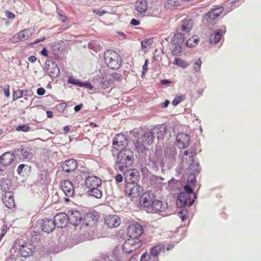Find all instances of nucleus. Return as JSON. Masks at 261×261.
I'll return each instance as SVG.
<instances>
[{
    "mask_svg": "<svg viewBox=\"0 0 261 261\" xmlns=\"http://www.w3.org/2000/svg\"><path fill=\"white\" fill-rule=\"evenodd\" d=\"M134 160V153L132 150L125 149L120 151L115 162V169L123 171L132 165Z\"/></svg>",
    "mask_w": 261,
    "mask_h": 261,
    "instance_id": "nucleus-1",
    "label": "nucleus"
},
{
    "mask_svg": "<svg viewBox=\"0 0 261 261\" xmlns=\"http://www.w3.org/2000/svg\"><path fill=\"white\" fill-rule=\"evenodd\" d=\"M14 246L19 250L20 255L23 257H28L32 255L35 250L34 245L27 243L22 239L16 240Z\"/></svg>",
    "mask_w": 261,
    "mask_h": 261,
    "instance_id": "nucleus-2",
    "label": "nucleus"
},
{
    "mask_svg": "<svg viewBox=\"0 0 261 261\" xmlns=\"http://www.w3.org/2000/svg\"><path fill=\"white\" fill-rule=\"evenodd\" d=\"M122 74L116 72H109L105 74L102 77L100 83L103 89H107L112 86L115 81H119Z\"/></svg>",
    "mask_w": 261,
    "mask_h": 261,
    "instance_id": "nucleus-3",
    "label": "nucleus"
},
{
    "mask_svg": "<svg viewBox=\"0 0 261 261\" xmlns=\"http://www.w3.org/2000/svg\"><path fill=\"white\" fill-rule=\"evenodd\" d=\"M141 246L142 242L140 239L129 238L125 241L122 248L124 252L129 254L136 250Z\"/></svg>",
    "mask_w": 261,
    "mask_h": 261,
    "instance_id": "nucleus-4",
    "label": "nucleus"
},
{
    "mask_svg": "<svg viewBox=\"0 0 261 261\" xmlns=\"http://www.w3.org/2000/svg\"><path fill=\"white\" fill-rule=\"evenodd\" d=\"M105 62L107 65H120L121 63V59L120 55L116 51L108 49L104 54Z\"/></svg>",
    "mask_w": 261,
    "mask_h": 261,
    "instance_id": "nucleus-5",
    "label": "nucleus"
},
{
    "mask_svg": "<svg viewBox=\"0 0 261 261\" xmlns=\"http://www.w3.org/2000/svg\"><path fill=\"white\" fill-rule=\"evenodd\" d=\"M142 188L137 182L126 183L125 186L124 192L126 195L136 198L139 196L142 193Z\"/></svg>",
    "mask_w": 261,
    "mask_h": 261,
    "instance_id": "nucleus-6",
    "label": "nucleus"
},
{
    "mask_svg": "<svg viewBox=\"0 0 261 261\" xmlns=\"http://www.w3.org/2000/svg\"><path fill=\"white\" fill-rule=\"evenodd\" d=\"M143 233V227L138 222L130 224L127 229V235L130 238L139 239Z\"/></svg>",
    "mask_w": 261,
    "mask_h": 261,
    "instance_id": "nucleus-7",
    "label": "nucleus"
},
{
    "mask_svg": "<svg viewBox=\"0 0 261 261\" xmlns=\"http://www.w3.org/2000/svg\"><path fill=\"white\" fill-rule=\"evenodd\" d=\"M127 144V140L124 135L118 134L113 138V147L117 150H123Z\"/></svg>",
    "mask_w": 261,
    "mask_h": 261,
    "instance_id": "nucleus-8",
    "label": "nucleus"
},
{
    "mask_svg": "<svg viewBox=\"0 0 261 261\" xmlns=\"http://www.w3.org/2000/svg\"><path fill=\"white\" fill-rule=\"evenodd\" d=\"M196 198L195 194L180 192L178 196V201L182 203V205H192Z\"/></svg>",
    "mask_w": 261,
    "mask_h": 261,
    "instance_id": "nucleus-9",
    "label": "nucleus"
},
{
    "mask_svg": "<svg viewBox=\"0 0 261 261\" xmlns=\"http://www.w3.org/2000/svg\"><path fill=\"white\" fill-rule=\"evenodd\" d=\"M53 220L57 227L64 228L67 226L69 222V218L66 214L60 213L56 215Z\"/></svg>",
    "mask_w": 261,
    "mask_h": 261,
    "instance_id": "nucleus-10",
    "label": "nucleus"
},
{
    "mask_svg": "<svg viewBox=\"0 0 261 261\" xmlns=\"http://www.w3.org/2000/svg\"><path fill=\"white\" fill-rule=\"evenodd\" d=\"M190 139L189 136L185 133H179L176 136V145L180 149L186 148L190 144Z\"/></svg>",
    "mask_w": 261,
    "mask_h": 261,
    "instance_id": "nucleus-11",
    "label": "nucleus"
},
{
    "mask_svg": "<svg viewBox=\"0 0 261 261\" xmlns=\"http://www.w3.org/2000/svg\"><path fill=\"white\" fill-rule=\"evenodd\" d=\"M85 184L89 190L95 188H99L101 185V180L96 176H89L86 178Z\"/></svg>",
    "mask_w": 261,
    "mask_h": 261,
    "instance_id": "nucleus-12",
    "label": "nucleus"
},
{
    "mask_svg": "<svg viewBox=\"0 0 261 261\" xmlns=\"http://www.w3.org/2000/svg\"><path fill=\"white\" fill-rule=\"evenodd\" d=\"M139 172L136 169H129L124 173V178L126 183L137 182Z\"/></svg>",
    "mask_w": 261,
    "mask_h": 261,
    "instance_id": "nucleus-13",
    "label": "nucleus"
},
{
    "mask_svg": "<svg viewBox=\"0 0 261 261\" xmlns=\"http://www.w3.org/2000/svg\"><path fill=\"white\" fill-rule=\"evenodd\" d=\"M15 155L10 152H6L0 156V165L3 167L10 165L14 161Z\"/></svg>",
    "mask_w": 261,
    "mask_h": 261,
    "instance_id": "nucleus-14",
    "label": "nucleus"
},
{
    "mask_svg": "<svg viewBox=\"0 0 261 261\" xmlns=\"http://www.w3.org/2000/svg\"><path fill=\"white\" fill-rule=\"evenodd\" d=\"M68 217L70 223L75 226L80 223L82 218L81 213L76 210H71L69 211Z\"/></svg>",
    "mask_w": 261,
    "mask_h": 261,
    "instance_id": "nucleus-15",
    "label": "nucleus"
},
{
    "mask_svg": "<svg viewBox=\"0 0 261 261\" xmlns=\"http://www.w3.org/2000/svg\"><path fill=\"white\" fill-rule=\"evenodd\" d=\"M120 218L116 215H110L105 219L106 224L110 228L118 227L120 224Z\"/></svg>",
    "mask_w": 261,
    "mask_h": 261,
    "instance_id": "nucleus-16",
    "label": "nucleus"
},
{
    "mask_svg": "<svg viewBox=\"0 0 261 261\" xmlns=\"http://www.w3.org/2000/svg\"><path fill=\"white\" fill-rule=\"evenodd\" d=\"M61 188L65 195L68 197L73 196L74 188L72 183L68 180H64L61 184Z\"/></svg>",
    "mask_w": 261,
    "mask_h": 261,
    "instance_id": "nucleus-17",
    "label": "nucleus"
},
{
    "mask_svg": "<svg viewBox=\"0 0 261 261\" xmlns=\"http://www.w3.org/2000/svg\"><path fill=\"white\" fill-rule=\"evenodd\" d=\"M42 230L47 233L52 232L56 227L53 220L45 218L42 220L41 223Z\"/></svg>",
    "mask_w": 261,
    "mask_h": 261,
    "instance_id": "nucleus-18",
    "label": "nucleus"
},
{
    "mask_svg": "<svg viewBox=\"0 0 261 261\" xmlns=\"http://www.w3.org/2000/svg\"><path fill=\"white\" fill-rule=\"evenodd\" d=\"M149 160L155 168L164 166L162 153L157 152L153 153L149 156Z\"/></svg>",
    "mask_w": 261,
    "mask_h": 261,
    "instance_id": "nucleus-19",
    "label": "nucleus"
},
{
    "mask_svg": "<svg viewBox=\"0 0 261 261\" xmlns=\"http://www.w3.org/2000/svg\"><path fill=\"white\" fill-rule=\"evenodd\" d=\"M62 168L66 172H70L74 171L77 167V163L76 160L71 159L65 161L62 164Z\"/></svg>",
    "mask_w": 261,
    "mask_h": 261,
    "instance_id": "nucleus-20",
    "label": "nucleus"
},
{
    "mask_svg": "<svg viewBox=\"0 0 261 261\" xmlns=\"http://www.w3.org/2000/svg\"><path fill=\"white\" fill-rule=\"evenodd\" d=\"M154 198V196L153 194L149 192H146L142 195L140 201L144 207H148L151 205Z\"/></svg>",
    "mask_w": 261,
    "mask_h": 261,
    "instance_id": "nucleus-21",
    "label": "nucleus"
},
{
    "mask_svg": "<svg viewBox=\"0 0 261 261\" xmlns=\"http://www.w3.org/2000/svg\"><path fill=\"white\" fill-rule=\"evenodd\" d=\"M3 201L5 205L9 208L14 207L15 205L13 194L11 192L5 193L3 197Z\"/></svg>",
    "mask_w": 261,
    "mask_h": 261,
    "instance_id": "nucleus-22",
    "label": "nucleus"
},
{
    "mask_svg": "<svg viewBox=\"0 0 261 261\" xmlns=\"http://www.w3.org/2000/svg\"><path fill=\"white\" fill-rule=\"evenodd\" d=\"M152 210L154 213H161L165 211L167 207V204H164L163 201L159 200H154L151 205Z\"/></svg>",
    "mask_w": 261,
    "mask_h": 261,
    "instance_id": "nucleus-23",
    "label": "nucleus"
},
{
    "mask_svg": "<svg viewBox=\"0 0 261 261\" xmlns=\"http://www.w3.org/2000/svg\"><path fill=\"white\" fill-rule=\"evenodd\" d=\"M148 8L147 2L146 0H138L136 2L135 10L140 13L145 12Z\"/></svg>",
    "mask_w": 261,
    "mask_h": 261,
    "instance_id": "nucleus-24",
    "label": "nucleus"
},
{
    "mask_svg": "<svg viewBox=\"0 0 261 261\" xmlns=\"http://www.w3.org/2000/svg\"><path fill=\"white\" fill-rule=\"evenodd\" d=\"M224 32L220 29L216 30L215 33L212 34L210 37V41L211 43L217 44L220 40Z\"/></svg>",
    "mask_w": 261,
    "mask_h": 261,
    "instance_id": "nucleus-25",
    "label": "nucleus"
},
{
    "mask_svg": "<svg viewBox=\"0 0 261 261\" xmlns=\"http://www.w3.org/2000/svg\"><path fill=\"white\" fill-rule=\"evenodd\" d=\"M193 25V21L190 18H186L182 20L180 24V29L183 32H189Z\"/></svg>",
    "mask_w": 261,
    "mask_h": 261,
    "instance_id": "nucleus-26",
    "label": "nucleus"
},
{
    "mask_svg": "<svg viewBox=\"0 0 261 261\" xmlns=\"http://www.w3.org/2000/svg\"><path fill=\"white\" fill-rule=\"evenodd\" d=\"M154 138V133L151 132H147L142 135L141 140L146 145H150L153 142Z\"/></svg>",
    "mask_w": 261,
    "mask_h": 261,
    "instance_id": "nucleus-27",
    "label": "nucleus"
},
{
    "mask_svg": "<svg viewBox=\"0 0 261 261\" xmlns=\"http://www.w3.org/2000/svg\"><path fill=\"white\" fill-rule=\"evenodd\" d=\"M165 251V246L163 244H158L150 249L151 254L156 259H159L158 256L161 252Z\"/></svg>",
    "mask_w": 261,
    "mask_h": 261,
    "instance_id": "nucleus-28",
    "label": "nucleus"
},
{
    "mask_svg": "<svg viewBox=\"0 0 261 261\" xmlns=\"http://www.w3.org/2000/svg\"><path fill=\"white\" fill-rule=\"evenodd\" d=\"M223 10L222 7L214 8L208 12L207 16L211 19L214 20L220 16Z\"/></svg>",
    "mask_w": 261,
    "mask_h": 261,
    "instance_id": "nucleus-29",
    "label": "nucleus"
},
{
    "mask_svg": "<svg viewBox=\"0 0 261 261\" xmlns=\"http://www.w3.org/2000/svg\"><path fill=\"white\" fill-rule=\"evenodd\" d=\"M47 73L51 77H57L60 73L59 66H47L46 67Z\"/></svg>",
    "mask_w": 261,
    "mask_h": 261,
    "instance_id": "nucleus-30",
    "label": "nucleus"
},
{
    "mask_svg": "<svg viewBox=\"0 0 261 261\" xmlns=\"http://www.w3.org/2000/svg\"><path fill=\"white\" fill-rule=\"evenodd\" d=\"M11 182L7 179H2L0 185L1 189L5 193L10 192L9 190L11 189Z\"/></svg>",
    "mask_w": 261,
    "mask_h": 261,
    "instance_id": "nucleus-31",
    "label": "nucleus"
},
{
    "mask_svg": "<svg viewBox=\"0 0 261 261\" xmlns=\"http://www.w3.org/2000/svg\"><path fill=\"white\" fill-rule=\"evenodd\" d=\"M134 144L138 152H143L145 150V144L140 139L134 141Z\"/></svg>",
    "mask_w": 261,
    "mask_h": 261,
    "instance_id": "nucleus-32",
    "label": "nucleus"
},
{
    "mask_svg": "<svg viewBox=\"0 0 261 261\" xmlns=\"http://www.w3.org/2000/svg\"><path fill=\"white\" fill-rule=\"evenodd\" d=\"M199 42V37L197 36L190 37L186 42V46L189 47H193L197 45Z\"/></svg>",
    "mask_w": 261,
    "mask_h": 261,
    "instance_id": "nucleus-33",
    "label": "nucleus"
},
{
    "mask_svg": "<svg viewBox=\"0 0 261 261\" xmlns=\"http://www.w3.org/2000/svg\"><path fill=\"white\" fill-rule=\"evenodd\" d=\"M89 194L96 198L99 199L102 196V192L98 189V188H95L93 189H89L88 191Z\"/></svg>",
    "mask_w": 261,
    "mask_h": 261,
    "instance_id": "nucleus-34",
    "label": "nucleus"
},
{
    "mask_svg": "<svg viewBox=\"0 0 261 261\" xmlns=\"http://www.w3.org/2000/svg\"><path fill=\"white\" fill-rule=\"evenodd\" d=\"M140 261H159V259H156L151 253L145 252L141 255Z\"/></svg>",
    "mask_w": 261,
    "mask_h": 261,
    "instance_id": "nucleus-35",
    "label": "nucleus"
},
{
    "mask_svg": "<svg viewBox=\"0 0 261 261\" xmlns=\"http://www.w3.org/2000/svg\"><path fill=\"white\" fill-rule=\"evenodd\" d=\"M20 32L21 35V38H22V41L29 39L32 36V33L30 29H24Z\"/></svg>",
    "mask_w": 261,
    "mask_h": 261,
    "instance_id": "nucleus-36",
    "label": "nucleus"
},
{
    "mask_svg": "<svg viewBox=\"0 0 261 261\" xmlns=\"http://www.w3.org/2000/svg\"><path fill=\"white\" fill-rule=\"evenodd\" d=\"M68 83L69 84L76 85L80 87H83L85 86V84L84 83L80 82L79 80L76 79L74 77L71 76L68 77Z\"/></svg>",
    "mask_w": 261,
    "mask_h": 261,
    "instance_id": "nucleus-37",
    "label": "nucleus"
},
{
    "mask_svg": "<svg viewBox=\"0 0 261 261\" xmlns=\"http://www.w3.org/2000/svg\"><path fill=\"white\" fill-rule=\"evenodd\" d=\"M153 43V38H147L141 42L142 48L143 49L147 48Z\"/></svg>",
    "mask_w": 261,
    "mask_h": 261,
    "instance_id": "nucleus-38",
    "label": "nucleus"
},
{
    "mask_svg": "<svg viewBox=\"0 0 261 261\" xmlns=\"http://www.w3.org/2000/svg\"><path fill=\"white\" fill-rule=\"evenodd\" d=\"M182 50V47L180 45H176L172 50V54L175 56L181 55Z\"/></svg>",
    "mask_w": 261,
    "mask_h": 261,
    "instance_id": "nucleus-39",
    "label": "nucleus"
},
{
    "mask_svg": "<svg viewBox=\"0 0 261 261\" xmlns=\"http://www.w3.org/2000/svg\"><path fill=\"white\" fill-rule=\"evenodd\" d=\"M88 47L96 52L100 50V46L97 44L96 41H92L88 43Z\"/></svg>",
    "mask_w": 261,
    "mask_h": 261,
    "instance_id": "nucleus-40",
    "label": "nucleus"
},
{
    "mask_svg": "<svg viewBox=\"0 0 261 261\" xmlns=\"http://www.w3.org/2000/svg\"><path fill=\"white\" fill-rule=\"evenodd\" d=\"M21 33L20 32H19L18 33L16 34L13 36L12 38L9 39V41L12 43H15L19 42L22 41V38H21Z\"/></svg>",
    "mask_w": 261,
    "mask_h": 261,
    "instance_id": "nucleus-41",
    "label": "nucleus"
},
{
    "mask_svg": "<svg viewBox=\"0 0 261 261\" xmlns=\"http://www.w3.org/2000/svg\"><path fill=\"white\" fill-rule=\"evenodd\" d=\"M30 126L28 124H22L21 125L18 126L16 128V130L17 132H28L31 130Z\"/></svg>",
    "mask_w": 261,
    "mask_h": 261,
    "instance_id": "nucleus-42",
    "label": "nucleus"
},
{
    "mask_svg": "<svg viewBox=\"0 0 261 261\" xmlns=\"http://www.w3.org/2000/svg\"><path fill=\"white\" fill-rule=\"evenodd\" d=\"M174 38L177 39V45L182 44L184 41V35L181 33H177L174 35Z\"/></svg>",
    "mask_w": 261,
    "mask_h": 261,
    "instance_id": "nucleus-43",
    "label": "nucleus"
},
{
    "mask_svg": "<svg viewBox=\"0 0 261 261\" xmlns=\"http://www.w3.org/2000/svg\"><path fill=\"white\" fill-rule=\"evenodd\" d=\"M184 97L182 96L176 97L172 101V104L173 106H177L178 103H179L181 101L184 100Z\"/></svg>",
    "mask_w": 261,
    "mask_h": 261,
    "instance_id": "nucleus-44",
    "label": "nucleus"
},
{
    "mask_svg": "<svg viewBox=\"0 0 261 261\" xmlns=\"http://www.w3.org/2000/svg\"><path fill=\"white\" fill-rule=\"evenodd\" d=\"M93 12L98 16H103L104 14L107 13V11L103 9L98 10L94 9H93Z\"/></svg>",
    "mask_w": 261,
    "mask_h": 261,
    "instance_id": "nucleus-45",
    "label": "nucleus"
},
{
    "mask_svg": "<svg viewBox=\"0 0 261 261\" xmlns=\"http://www.w3.org/2000/svg\"><path fill=\"white\" fill-rule=\"evenodd\" d=\"M173 63L176 65H184L185 64V61L179 58H176Z\"/></svg>",
    "mask_w": 261,
    "mask_h": 261,
    "instance_id": "nucleus-46",
    "label": "nucleus"
},
{
    "mask_svg": "<svg viewBox=\"0 0 261 261\" xmlns=\"http://www.w3.org/2000/svg\"><path fill=\"white\" fill-rule=\"evenodd\" d=\"M184 191L182 192H186L187 193L194 194L192 189L188 185H186L184 187Z\"/></svg>",
    "mask_w": 261,
    "mask_h": 261,
    "instance_id": "nucleus-47",
    "label": "nucleus"
},
{
    "mask_svg": "<svg viewBox=\"0 0 261 261\" xmlns=\"http://www.w3.org/2000/svg\"><path fill=\"white\" fill-rule=\"evenodd\" d=\"M5 14L9 19H13L15 18V15L12 12L9 11H6Z\"/></svg>",
    "mask_w": 261,
    "mask_h": 261,
    "instance_id": "nucleus-48",
    "label": "nucleus"
},
{
    "mask_svg": "<svg viewBox=\"0 0 261 261\" xmlns=\"http://www.w3.org/2000/svg\"><path fill=\"white\" fill-rule=\"evenodd\" d=\"M115 179L117 183L121 182L123 180V177L121 174H118L115 176Z\"/></svg>",
    "mask_w": 261,
    "mask_h": 261,
    "instance_id": "nucleus-49",
    "label": "nucleus"
},
{
    "mask_svg": "<svg viewBox=\"0 0 261 261\" xmlns=\"http://www.w3.org/2000/svg\"><path fill=\"white\" fill-rule=\"evenodd\" d=\"M45 90L43 88H39L37 90V93L39 95H43L45 94Z\"/></svg>",
    "mask_w": 261,
    "mask_h": 261,
    "instance_id": "nucleus-50",
    "label": "nucleus"
},
{
    "mask_svg": "<svg viewBox=\"0 0 261 261\" xmlns=\"http://www.w3.org/2000/svg\"><path fill=\"white\" fill-rule=\"evenodd\" d=\"M130 24L132 25L137 26L140 24V21L135 18H133L131 20Z\"/></svg>",
    "mask_w": 261,
    "mask_h": 261,
    "instance_id": "nucleus-51",
    "label": "nucleus"
},
{
    "mask_svg": "<svg viewBox=\"0 0 261 261\" xmlns=\"http://www.w3.org/2000/svg\"><path fill=\"white\" fill-rule=\"evenodd\" d=\"M58 19L61 21V22H65L67 20V17L63 15H62V14H59V17H58Z\"/></svg>",
    "mask_w": 261,
    "mask_h": 261,
    "instance_id": "nucleus-52",
    "label": "nucleus"
},
{
    "mask_svg": "<svg viewBox=\"0 0 261 261\" xmlns=\"http://www.w3.org/2000/svg\"><path fill=\"white\" fill-rule=\"evenodd\" d=\"M188 181L190 182L192 184H194L196 182L195 177L194 176H189L188 178Z\"/></svg>",
    "mask_w": 261,
    "mask_h": 261,
    "instance_id": "nucleus-53",
    "label": "nucleus"
},
{
    "mask_svg": "<svg viewBox=\"0 0 261 261\" xmlns=\"http://www.w3.org/2000/svg\"><path fill=\"white\" fill-rule=\"evenodd\" d=\"M22 94L18 91V92H15L13 94V97L15 99H17L20 97H21Z\"/></svg>",
    "mask_w": 261,
    "mask_h": 261,
    "instance_id": "nucleus-54",
    "label": "nucleus"
},
{
    "mask_svg": "<svg viewBox=\"0 0 261 261\" xmlns=\"http://www.w3.org/2000/svg\"><path fill=\"white\" fill-rule=\"evenodd\" d=\"M25 165L24 164H21L18 166L17 172L18 174H21V173L22 172V170L23 168L24 167Z\"/></svg>",
    "mask_w": 261,
    "mask_h": 261,
    "instance_id": "nucleus-55",
    "label": "nucleus"
},
{
    "mask_svg": "<svg viewBox=\"0 0 261 261\" xmlns=\"http://www.w3.org/2000/svg\"><path fill=\"white\" fill-rule=\"evenodd\" d=\"M83 106V105L82 104L77 105L74 107V110L75 112H78L80 110H81V109L82 108Z\"/></svg>",
    "mask_w": 261,
    "mask_h": 261,
    "instance_id": "nucleus-56",
    "label": "nucleus"
},
{
    "mask_svg": "<svg viewBox=\"0 0 261 261\" xmlns=\"http://www.w3.org/2000/svg\"><path fill=\"white\" fill-rule=\"evenodd\" d=\"M202 62L200 58H198L195 60L194 64L195 65H201Z\"/></svg>",
    "mask_w": 261,
    "mask_h": 261,
    "instance_id": "nucleus-57",
    "label": "nucleus"
},
{
    "mask_svg": "<svg viewBox=\"0 0 261 261\" xmlns=\"http://www.w3.org/2000/svg\"><path fill=\"white\" fill-rule=\"evenodd\" d=\"M138 255H135L128 261H138Z\"/></svg>",
    "mask_w": 261,
    "mask_h": 261,
    "instance_id": "nucleus-58",
    "label": "nucleus"
},
{
    "mask_svg": "<svg viewBox=\"0 0 261 261\" xmlns=\"http://www.w3.org/2000/svg\"><path fill=\"white\" fill-rule=\"evenodd\" d=\"M170 103V101L168 100H165V101L162 104L163 108H166L168 107L169 104Z\"/></svg>",
    "mask_w": 261,
    "mask_h": 261,
    "instance_id": "nucleus-59",
    "label": "nucleus"
},
{
    "mask_svg": "<svg viewBox=\"0 0 261 261\" xmlns=\"http://www.w3.org/2000/svg\"><path fill=\"white\" fill-rule=\"evenodd\" d=\"M29 60L32 62H34L36 61L37 58L35 56H32L28 58Z\"/></svg>",
    "mask_w": 261,
    "mask_h": 261,
    "instance_id": "nucleus-60",
    "label": "nucleus"
},
{
    "mask_svg": "<svg viewBox=\"0 0 261 261\" xmlns=\"http://www.w3.org/2000/svg\"><path fill=\"white\" fill-rule=\"evenodd\" d=\"M41 54L43 55V56H47L48 55L47 54V50L46 48H44L42 50H41Z\"/></svg>",
    "mask_w": 261,
    "mask_h": 261,
    "instance_id": "nucleus-61",
    "label": "nucleus"
},
{
    "mask_svg": "<svg viewBox=\"0 0 261 261\" xmlns=\"http://www.w3.org/2000/svg\"><path fill=\"white\" fill-rule=\"evenodd\" d=\"M63 129L65 133H67L70 130V128L68 126H65L64 127Z\"/></svg>",
    "mask_w": 261,
    "mask_h": 261,
    "instance_id": "nucleus-62",
    "label": "nucleus"
},
{
    "mask_svg": "<svg viewBox=\"0 0 261 261\" xmlns=\"http://www.w3.org/2000/svg\"><path fill=\"white\" fill-rule=\"evenodd\" d=\"M46 114L48 118H50L53 116V113L51 111H48L46 112Z\"/></svg>",
    "mask_w": 261,
    "mask_h": 261,
    "instance_id": "nucleus-63",
    "label": "nucleus"
},
{
    "mask_svg": "<svg viewBox=\"0 0 261 261\" xmlns=\"http://www.w3.org/2000/svg\"><path fill=\"white\" fill-rule=\"evenodd\" d=\"M4 93L5 94V96L6 97H9L10 95L9 90V89H5L4 90Z\"/></svg>",
    "mask_w": 261,
    "mask_h": 261,
    "instance_id": "nucleus-64",
    "label": "nucleus"
}]
</instances>
